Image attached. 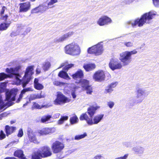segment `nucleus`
<instances>
[{"label":"nucleus","instance_id":"b1692460","mask_svg":"<svg viewBox=\"0 0 159 159\" xmlns=\"http://www.w3.org/2000/svg\"><path fill=\"white\" fill-rule=\"evenodd\" d=\"M34 88L38 90L42 89L43 88V85L39 82V80L35 78L34 81Z\"/></svg>","mask_w":159,"mask_h":159},{"label":"nucleus","instance_id":"338daca9","mask_svg":"<svg viewBox=\"0 0 159 159\" xmlns=\"http://www.w3.org/2000/svg\"><path fill=\"white\" fill-rule=\"evenodd\" d=\"M18 28L20 27H21V25L18 24L17 25Z\"/></svg>","mask_w":159,"mask_h":159},{"label":"nucleus","instance_id":"3c124183","mask_svg":"<svg viewBox=\"0 0 159 159\" xmlns=\"http://www.w3.org/2000/svg\"><path fill=\"white\" fill-rule=\"evenodd\" d=\"M23 134V132L22 129H20L19 131L17 136L18 137H21Z\"/></svg>","mask_w":159,"mask_h":159},{"label":"nucleus","instance_id":"473e14b6","mask_svg":"<svg viewBox=\"0 0 159 159\" xmlns=\"http://www.w3.org/2000/svg\"><path fill=\"white\" fill-rule=\"evenodd\" d=\"M51 117L52 116L50 115L43 116L41 119V122L43 123H46Z\"/></svg>","mask_w":159,"mask_h":159},{"label":"nucleus","instance_id":"393cba45","mask_svg":"<svg viewBox=\"0 0 159 159\" xmlns=\"http://www.w3.org/2000/svg\"><path fill=\"white\" fill-rule=\"evenodd\" d=\"M83 71L81 70H79L77 71L75 73L73 74L72 76L73 79H76L78 78H83Z\"/></svg>","mask_w":159,"mask_h":159},{"label":"nucleus","instance_id":"49530a36","mask_svg":"<svg viewBox=\"0 0 159 159\" xmlns=\"http://www.w3.org/2000/svg\"><path fill=\"white\" fill-rule=\"evenodd\" d=\"M127 52L130 57H131V56L132 55L136 54L137 52L135 50H133L131 51Z\"/></svg>","mask_w":159,"mask_h":159},{"label":"nucleus","instance_id":"f3484780","mask_svg":"<svg viewBox=\"0 0 159 159\" xmlns=\"http://www.w3.org/2000/svg\"><path fill=\"white\" fill-rule=\"evenodd\" d=\"M27 135L29 140L30 142H33L35 143H39L36 138L35 135L32 129L28 128L27 129Z\"/></svg>","mask_w":159,"mask_h":159},{"label":"nucleus","instance_id":"f03ea898","mask_svg":"<svg viewBox=\"0 0 159 159\" xmlns=\"http://www.w3.org/2000/svg\"><path fill=\"white\" fill-rule=\"evenodd\" d=\"M6 86V84L5 83H0V111H4L7 108L13 104L14 102L12 101L15 100L17 93V90L14 89L7 91L6 93V100L7 102L5 103L2 101L1 93L4 91Z\"/></svg>","mask_w":159,"mask_h":159},{"label":"nucleus","instance_id":"37998d69","mask_svg":"<svg viewBox=\"0 0 159 159\" xmlns=\"http://www.w3.org/2000/svg\"><path fill=\"white\" fill-rule=\"evenodd\" d=\"M31 11L32 13H36L40 12L39 7L32 9Z\"/></svg>","mask_w":159,"mask_h":159},{"label":"nucleus","instance_id":"c03bdc74","mask_svg":"<svg viewBox=\"0 0 159 159\" xmlns=\"http://www.w3.org/2000/svg\"><path fill=\"white\" fill-rule=\"evenodd\" d=\"M39 11L40 12H43L45 11L46 9V7L42 6H39Z\"/></svg>","mask_w":159,"mask_h":159},{"label":"nucleus","instance_id":"f8f14e48","mask_svg":"<svg viewBox=\"0 0 159 159\" xmlns=\"http://www.w3.org/2000/svg\"><path fill=\"white\" fill-rule=\"evenodd\" d=\"M51 148L53 153H57L62 150L64 148V145L62 143L56 141L52 143Z\"/></svg>","mask_w":159,"mask_h":159},{"label":"nucleus","instance_id":"5fc2aeb1","mask_svg":"<svg viewBox=\"0 0 159 159\" xmlns=\"http://www.w3.org/2000/svg\"><path fill=\"white\" fill-rule=\"evenodd\" d=\"M102 157L101 155L98 154L94 157L93 159H101Z\"/></svg>","mask_w":159,"mask_h":159},{"label":"nucleus","instance_id":"e433bc0d","mask_svg":"<svg viewBox=\"0 0 159 159\" xmlns=\"http://www.w3.org/2000/svg\"><path fill=\"white\" fill-rule=\"evenodd\" d=\"M122 145L123 146L128 148H131L132 147V143L129 141H125L122 143Z\"/></svg>","mask_w":159,"mask_h":159},{"label":"nucleus","instance_id":"0e129e2a","mask_svg":"<svg viewBox=\"0 0 159 159\" xmlns=\"http://www.w3.org/2000/svg\"><path fill=\"white\" fill-rule=\"evenodd\" d=\"M11 124H13V123H15V121H11Z\"/></svg>","mask_w":159,"mask_h":159},{"label":"nucleus","instance_id":"2eb2a0df","mask_svg":"<svg viewBox=\"0 0 159 159\" xmlns=\"http://www.w3.org/2000/svg\"><path fill=\"white\" fill-rule=\"evenodd\" d=\"M74 32H69L62 35L61 37L57 38L54 39V42L56 43H59L63 42L67 39L69 38L73 35Z\"/></svg>","mask_w":159,"mask_h":159},{"label":"nucleus","instance_id":"4be33fe9","mask_svg":"<svg viewBox=\"0 0 159 159\" xmlns=\"http://www.w3.org/2000/svg\"><path fill=\"white\" fill-rule=\"evenodd\" d=\"M33 91V89L30 87L26 88L24 89H23L19 95V98L16 101V102L17 103H18L19 102L22 98L23 95L26 92L28 91Z\"/></svg>","mask_w":159,"mask_h":159},{"label":"nucleus","instance_id":"ea45409f","mask_svg":"<svg viewBox=\"0 0 159 159\" xmlns=\"http://www.w3.org/2000/svg\"><path fill=\"white\" fill-rule=\"evenodd\" d=\"M68 116H62L61 118L58 120V124H62L64 121L67 120L68 119Z\"/></svg>","mask_w":159,"mask_h":159},{"label":"nucleus","instance_id":"1a4fd4ad","mask_svg":"<svg viewBox=\"0 0 159 159\" xmlns=\"http://www.w3.org/2000/svg\"><path fill=\"white\" fill-rule=\"evenodd\" d=\"M70 101V100L62 93L58 92L57 98L53 101V103L55 105H61L68 102Z\"/></svg>","mask_w":159,"mask_h":159},{"label":"nucleus","instance_id":"f704fd0d","mask_svg":"<svg viewBox=\"0 0 159 159\" xmlns=\"http://www.w3.org/2000/svg\"><path fill=\"white\" fill-rule=\"evenodd\" d=\"M78 119L76 116H75L70 118V122L71 124H73L77 122Z\"/></svg>","mask_w":159,"mask_h":159},{"label":"nucleus","instance_id":"9b49d317","mask_svg":"<svg viewBox=\"0 0 159 159\" xmlns=\"http://www.w3.org/2000/svg\"><path fill=\"white\" fill-rule=\"evenodd\" d=\"M119 59L124 66L129 65L131 61V57H130L127 51L120 54Z\"/></svg>","mask_w":159,"mask_h":159},{"label":"nucleus","instance_id":"6e6552de","mask_svg":"<svg viewBox=\"0 0 159 159\" xmlns=\"http://www.w3.org/2000/svg\"><path fill=\"white\" fill-rule=\"evenodd\" d=\"M102 42L98 43L88 49V52L91 54H95L96 55L101 54L103 51L102 45L101 44Z\"/></svg>","mask_w":159,"mask_h":159},{"label":"nucleus","instance_id":"cd10ccee","mask_svg":"<svg viewBox=\"0 0 159 159\" xmlns=\"http://www.w3.org/2000/svg\"><path fill=\"white\" fill-rule=\"evenodd\" d=\"M74 65L73 64H70L65 65V63H62L59 68H61L63 66L65 67L63 68V70L66 71H67L70 68H71L74 66Z\"/></svg>","mask_w":159,"mask_h":159},{"label":"nucleus","instance_id":"8fccbe9b","mask_svg":"<svg viewBox=\"0 0 159 159\" xmlns=\"http://www.w3.org/2000/svg\"><path fill=\"white\" fill-rule=\"evenodd\" d=\"M124 44L127 47H130L133 46V43L131 42H128L124 43Z\"/></svg>","mask_w":159,"mask_h":159},{"label":"nucleus","instance_id":"4c0bfd02","mask_svg":"<svg viewBox=\"0 0 159 159\" xmlns=\"http://www.w3.org/2000/svg\"><path fill=\"white\" fill-rule=\"evenodd\" d=\"M86 91V93L89 94H91L93 92L92 87L91 85H89L84 89Z\"/></svg>","mask_w":159,"mask_h":159},{"label":"nucleus","instance_id":"c756f323","mask_svg":"<svg viewBox=\"0 0 159 159\" xmlns=\"http://www.w3.org/2000/svg\"><path fill=\"white\" fill-rule=\"evenodd\" d=\"M80 84L82 87L84 89L90 85L89 81L85 79L81 80L80 82Z\"/></svg>","mask_w":159,"mask_h":159},{"label":"nucleus","instance_id":"4d7b16f0","mask_svg":"<svg viewBox=\"0 0 159 159\" xmlns=\"http://www.w3.org/2000/svg\"><path fill=\"white\" fill-rule=\"evenodd\" d=\"M71 94L73 98H76V95L75 94V92L74 91L72 92L71 93Z\"/></svg>","mask_w":159,"mask_h":159},{"label":"nucleus","instance_id":"dca6fc26","mask_svg":"<svg viewBox=\"0 0 159 159\" xmlns=\"http://www.w3.org/2000/svg\"><path fill=\"white\" fill-rule=\"evenodd\" d=\"M132 150L135 154L140 156L144 153L145 148L140 145H137L133 147Z\"/></svg>","mask_w":159,"mask_h":159},{"label":"nucleus","instance_id":"4468645a","mask_svg":"<svg viewBox=\"0 0 159 159\" xmlns=\"http://www.w3.org/2000/svg\"><path fill=\"white\" fill-rule=\"evenodd\" d=\"M111 20L108 17L104 16L100 18L97 21V24L100 26H103L107 25L111 23Z\"/></svg>","mask_w":159,"mask_h":159},{"label":"nucleus","instance_id":"864d4df0","mask_svg":"<svg viewBox=\"0 0 159 159\" xmlns=\"http://www.w3.org/2000/svg\"><path fill=\"white\" fill-rule=\"evenodd\" d=\"M19 34L18 32L13 31L11 34V37H14Z\"/></svg>","mask_w":159,"mask_h":159},{"label":"nucleus","instance_id":"e2e57ef3","mask_svg":"<svg viewBox=\"0 0 159 159\" xmlns=\"http://www.w3.org/2000/svg\"><path fill=\"white\" fill-rule=\"evenodd\" d=\"M7 17H8V16L7 15H5V16H4L3 17V19L4 20H7Z\"/></svg>","mask_w":159,"mask_h":159},{"label":"nucleus","instance_id":"9d476101","mask_svg":"<svg viewBox=\"0 0 159 159\" xmlns=\"http://www.w3.org/2000/svg\"><path fill=\"white\" fill-rule=\"evenodd\" d=\"M109 68L112 70L121 69L122 67V64L119 60L116 58H111L109 63Z\"/></svg>","mask_w":159,"mask_h":159},{"label":"nucleus","instance_id":"423d86ee","mask_svg":"<svg viewBox=\"0 0 159 159\" xmlns=\"http://www.w3.org/2000/svg\"><path fill=\"white\" fill-rule=\"evenodd\" d=\"M65 51L66 53L73 56L79 55L81 52L79 46L77 43L75 42L66 46L65 47Z\"/></svg>","mask_w":159,"mask_h":159},{"label":"nucleus","instance_id":"aec40b11","mask_svg":"<svg viewBox=\"0 0 159 159\" xmlns=\"http://www.w3.org/2000/svg\"><path fill=\"white\" fill-rule=\"evenodd\" d=\"M117 85L116 82H113L110 84L108 85L105 89V92L106 93H111L113 91V89Z\"/></svg>","mask_w":159,"mask_h":159},{"label":"nucleus","instance_id":"72a5a7b5","mask_svg":"<svg viewBox=\"0 0 159 159\" xmlns=\"http://www.w3.org/2000/svg\"><path fill=\"white\" fill-rule=\"evenodd\" d=\"M14 155L15 156L20 158L22 157V156H24L23 151L21 150L16 151L14 152Z\"/></svg>","mask_w":159,"mask_h":159},{"label":"nucleus","instance_id":"09e8293b","mask_svg":"<svg viewBox=\"0 0 159 159\" xmlns=\"http://www.w3.org/2000/svg\"><path fill=\"white\" fill-rule=\"evenodd\" d=\"M57 2V0H50V1L48 3V6H51Z\"/></svg>","mask_w":159,"mask_h":159},{"label":"nucleus","instance_id":"6ab92c4d","mask_svg":"<svg viewBox=\"0 0 159 159\" xmlns=\"http://www.w3.org/2000/svg\"><path fill=\"white\" fill-rule=\"evenodd\" d=\"M20 12H26L30 9V2L20 3Z\"/></svg>","mask_w":159,"mask_h":159},{"label":"nucleus","instance_id":"a19ab883","mask_svg":"<svg viewBox=\"0 0 159 159\" xmlns=\"http://www.w3.org/2000/svg\"><path fill=\"white\" fill-rule=\"evenodd\" d=\"M107 104L110 108L112 109L114 107L115 103L114 102L110 101L107 102Z\"/></svg>","mask_w":159,"mask_h":159},{"label":"nucleus","instance_id":"20e7f679","mask_svg":"<svg viewBox=\"0 0 159 159\" xmlns=\"http://www.w3.org/2000/svg\"><path fill=\"white\" fill-rule=\"evenodd\" d=\"M104 116L103 114H98L93 117L89 118L86 113L82 114L80 117L81 120H85L87 124L89 125H97L101 122Z\"/></svg>","mask_w":159,"mask_h":159},{"label":"nucleus","instance_id":"a878e982","mask_svg":"<svg viewBox=\"0 0 159 159\" xmlns=\"http://www.w3.org/2000/svg\"><path fill=\"white\" fill-rule=\"evenodd\" d=\"M83 67L86 71H89L94 69L95 67V65L94 64H84Z\"/></svg>","mask_w":159,"mask_h":159},{"label":"nucleus","instance_id":"680f3d73","mask_svg":"<svg viewBox=\"0 0 159 159\" xmlns=\"http://www.w3.org/2000/svg\"><path fill=\"white\" fill-rule=\"evenodd\" d=\"M31 30V28L30 27H28L27 28L26 30V32L27 33H29L30 32Z\"/></svg>","mask_w":159,"mask_h":159},{"label":"nucleus","instance_id":"7ed1b4c3","mask_svg":"<svg viewBox=\"0 0 159 159\" xmlns=\"http://www.w3.org/2000/svg\"><path fill=\"white\" fill-rule=\"evenodd\" d=\"M157 14L154 11H151L146 13L143 15L140 19H137L128 21L126 24L128 25H131L133 27H135L137 25L139 27L143 25L145 23H149L151 20L154 18Z\"/></svg>","mask_w":159,"mask_h":159},{"label":"nucleus","instance_id":"bb28decb","mask_svg":"<svg viewBox=\"0 0 159 159\" xmlns=\"http://www.w3.org/2000/svg\"><path fill=\"white\" fill-rule=\"evenodd\" d=\"M58 76L61 78L66 80L70 79L67 73L64 70L60 71L58 74Z\"/></svg>","mask_w":159,"mask_h":159},{"label":"nucleus","instance_id":"412c9836","mask_svg":"<svg viewBox=\"0 0 159 159\" xmlns=\"http://www.w3.org/2000/svg\"><path fill=\"white\" fill-rule=\"evenodd\" d=\"M5 129L7 135L8 136L14 132L16 130V128L15 127L6 125L5 126Z\"/></svg>","mask_w":159,"mask_h":159},{"label":"nucleus","instance_id":"5701e85b","mask_svg":"<svg viewBox=\"0 0 159 159\" xmlns=\"http://www.w3.org/2000/svg\"><path fill=\"white\" fill-rule=\"evenodd\" d=\"M44 97L43 95H42L40 94H31L30 95V97L29 98V102L30 101L35 100L37 99H40Z\"/></svg>","mask_w":159,"mask_h":159},{"label":"nucleus","instance_id":"a211bd4d","mask_svg":"<svg viewBox=\"0 0 159 159\" xmlns=\"http://www.w3.org/2000/svg\"><path fill=\"white\" fill-rule=\"evenodd\" d=\"M99 108V107L98 106H91L87 109V111L86 112L87 113L89 116V118H92L96 113V111Z\"/></svg>","mask_w":159,"mask_h":159},{"label":"nucleus","instance_id":"13d9d810","mask_svg":"<svg viewBox=\"0 0 159 159\" xmlns=\"http://www.w3.org/2000/svg\"><path fill=\"white\" fill-rule=\"evenodd\" d=\"M5 9V7L4 6L3 7L1 11V15L2 16L4 13Z\"/></svg>","mask_w":159,"mask_h":159},{"label":"nucleus","instance_id":"c9c22d12","mask_svg":"<svg viewBox=\"0 0 159 159\" xmlns=\"http://www.w3.org/2000/svg\"><path fill=\"white\" fill-rule=\"evenodd\" d=\"M87 136V134L86 133L80 135H78L75 136V140H79L80 139L84 138Z\"/></svg>","mask_w":159,"mask_h":159},{"label":"nucleus","instance_id":"c85d7f7f","mask_svg":"<svg viewBox=\"0 0 159 159\" xmlns=\"http://www.w3.org/2000/svg\"><path fill=\"white\" fill-rule=\"evenodd\" d=\"M51 132V129L49 128H45L40 130L39 131V133L41 135H46L49 134Z\"/></svg>","mask_w":159,"mask_h":159},{"label":"nucleus","instance_id":"774afa93","mask_svg":"<svg viewBox=\"0 0 159 159\" xmlns=\"http://www.w3.org/2000/svg\"><path fill=\"white\" fill-rule=\"evenodd\" d=\"M28 102H27V103H25L23 105V107H24V106H26V105H27V104Z\"/></svg>","mask_w":159,"mask_h":159},{"label":"nucleus","instance_id":"0eeeda50","mask_svg":"<svg viewBox=\"0 0 159 159\" xmlns=\"http://www.w3.org/2000/svg\"><path fill=\"white\" fill-rule=\"evenodd\" d=\"M136 99L133 101L131 100L132 98H130L129 99L130 105L132 106H134L135 104L142 102L144 99L143 96L145 94V90L142 88H136Z\"/></svg>","mask_w":159,"mask_h":159},{"label":"nucleus","instance_id":"2f4dec72","mask_svg":"<svg viewBox=\"0 0 159 159\" xmlns=\"http://www.w3.org/2000/svg\"><path fill=\"white\" fill-rule=\"evenodd\" d=\"M10 23H3L0 24V30L3 31L6 30L9 27Z\"/></svg>","mask_w":159,"mask_h":159},{"label":"nucleus","instance_id":"a18cd8bd","mask_svg":"<svg viewBox=\"0 0 159 159\" xmlns=\"http://www.w3.org/2000/svg\"><path fill=\"white\" fill-rule=\"evenodd\" d=\"M129 156L128 154H125L123 156H121L119 157H117L114 159H127L128 158Z\"/></svg>","mask_w":159,"mask_h":159},{"label":"nucleus","instance_id":"bf43d9fd","mask_svg":"<svg viewBox=\"0 0 159 159\" xmlns=\"http://www.w3.org/2000/svg\"><path fill=\"white\" fill-rule=\"evenodd\" d=\"M60 115V114L59 113H57L53 115V117L54 118H58L59 117Z\"/></svg>","mask_w":159,"mask_h":159},{"label":"nucleus","instance_id":"39448f33","mask_svg":"<svg viewBox=\"0 0 159 159\" xmlns=\"http://www.w3.org/2000/svg\"><path fill=\"white\" fill-rule=\"evenodd\" d=\"M52 153L50 148L48 146L42 147L32 155L31 159H41V158L51 156Z\"/></svg>","mask_w":159,"mask_h":159},{"label":"nucleus","instance_id":"6e6d98bb","mask_svg":"<svg viewBox=\"0 0 159 159\" xmlns=\"http://www.w3.org/2000/svg\"><path fill=\"white\" fill-rule=\"evenodd\" d=\"M134 0H125V2L126 4H129Z\"/></svg>","mask_w":159,"mask_h":159},{"label":"nucleus","instance_id":"052dcab7","mask_svg":"<svg viewBox=\"0 0 159 159\" xmlns=\"http://www.w3.org/2000/svg\"><path fill=\"white\" fill-rule=\"evenodd\" d=\"M6 116V114L3 113L0 115V120H1L2 118Z\"/></svg>","mask_w":159,"mask_h":159},{"label":"nucleus","instance_id":"ddd939ff","mask_svg":"<svg viewBox=\"0 0 159 159\" xmlns=\"http://www.w3.org/2000/svg\"><path fill=\"white\" fill-rule=\"evenodd\" d=\"M93 79L98 82H100L105 80V75L102 70H99L95 73L94 75Z\"/></svg>","mask_w":159,"mask_h":159},{"label":"nucleus","instance_id":"79ce46f5","mask_svg":"<svg viewBox=\"0 0 159 159\" xmlns=\"http://www.w3.org/2000/svg\"><path fill=\"white\" fill-rule=\"evenodd\" d=\"M154 6L156 7H159V0H152Z\"/></svg>","mask_w":159,"mask_h":159},{"label":"nucleus","instance_id":"de8ad7c7","mask_svg":"<svg viewBox=\"0 0 159 159\" xmlns=\"http://www.w3.org/2000/svg\"><path fill=\"white\" fill-rule=\"evenodd\" d=\"M54 85L57 86H60L63 84V83L61 82L58 81H56L53 82Z\"/></svg>","mask_w":159,"mask_h":159},{"label":"nucleus","instance_id":"58836bf2","mask_svg":"<svg viewBox=\"0 0 159 159\" xmlns=\"http://www.w3.org/2000/svg\"><path fill=\"white\" fill-rule=\"evenodd\" d=\"M43 107V106H42L41 107L40 105H39L38 103H37L36 102H34L33 103V105L32 107V108L33 109H41Z\"/></svg>","mask_w":159,"mask_h":159},{"label":"nucleus","instance_id":"603ef678","mask_svg":"<svg viewBox=\"0 0 159 159\" xmlns=\"http://www.w3.org/2000/svg\"><path fill=\"white\" fill-rule=\"evenodd\" d=\"M5 134L3 133L2 131H1V134H0V139L2 140L5 138Z\"/></svg>","mask_w":159,"mask_h":159},{"label":"nucleus","instance_id":"7c9ffc66","mask_svg":"<svg viewBox=\"0 0 159 159\" xmlns=\"http://www.w3.org/2000/svg\"><path fill=\"white\" fill-rule=\"evenodd\" d=\"M51 66L50 62L48 61H46L43 64L42 68L44 71H47L48 70Z\"/></svg>","mask_w":159,"mask_h":159},{"label":"nucleus","instance_id":"f257e3e1","mask_svg":"<svg viewBox=\"0 0 159 159\" xmlns=\"http://www.w3.org/2000/svg\"><path fill=\"white\" fill-rule=\"evenodd\" d=\"M21 67L19 66L15 68H6V71L8 75L4 72L0 73V81L4 80L8 76L10 78L14 77L15 79L14 82L15 84L20 85L21 84L23 87H25L32 79V75L34 74V66H29L27 68L25 75L22 80L20 79L21 77L18 73Z\"/></svg>","mask_w":159,"mask_h":159},{"label":"nucleus","instance_id":"69168bd1","mask_svg":"<svg viewBox=\"0 0 159 159\" xmlns=\"http://www.w3.org/2000/svg\"><path fill=\"white\" fill-rule=\"evenodd\" d=\"M20 158L21 159H27L24 156H22V157H21Z\"/></svg>","mask_w":159,"mask_h":159}]
</instances>
